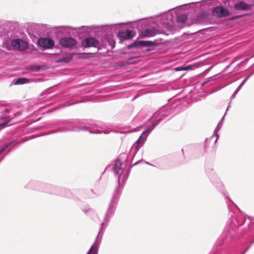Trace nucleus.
<instances>
[{"label": "nucleus", "mask_w": 254, "mask_h": 254, "mask_svg": "<svg viewBox=\"0 0 254 254\" xmlns=\"http://www.w3.org/2000/svg\"><path fill=\"white\" fill-rule=\"evenodd\" d=\"M158 34H159L158 30L154 27L146 28L141 31L139 35V37L141 38L151 37Z\"/></svg>", "instance_id": "obj_1"}, {"label": "nucleus", "mask_w": 254, "mask_h": 254, "mask_svg": "<svg viewBox=\"0 0 254 254\" xmlns=\"http://www.w3.org/2000/svg\"><path fill=\"white\" fill-rule=\"evenodd\" d=\"M212 14L217 17H223L229 15V11L227 8L223 6H218L213 10Z\"/></svg>", "instance_id": "obj_2"}, {"label": "nucleus", "mask_w": 254, "mask_h": 254, "mask_svg": "<svg viewBox=\"0 0 254 254\" xmlns=\"http://www.w3.org/2000/svg\"><path fill=\"white\" fill-rule=\"evenodd\" d=\"M81 44L84 48L91 47L96 48L99 46V42L94 38H87L82 40Z\"/></svg>", "instance_id": "obj_3"}, {"label": "nucleus", "mask_w": 254, "mask_h": 254, "mask_svg": "<svg viewBox=\"0 0 254 254\" xmlns=\"http://www.w3.org/2000/svg\"><path fill=\"white\" fill-rule=\"evenodd\" d=\"M11 45L14 49L20 51L24 50L28 47V44L25 41L20 39L13 40Z\"/></svg>", "instance_id": "obj_4"}, {"label": "nucleus", "mask_w": 254, "mask_h": 254, "mask_svg": "<svg viewBox=\"0 0 254 254\" xmlns=\"http://www.w3.org/2000/svg\"><path fill=\"white\" fill-rule=\"evenodd\" d=\"M59 43L64 47H71L77 44L76 40L72 38H64L60 40Z\"/></svg>", "instance_id": "obj_5"}, {"label": "nucleus", "mask_w": 254, "mask_h": 254, "mask_svg": "<svg viewBox=\"0 0 254 254\" xmlns=\"http://www.w3.org/2000/svg\"><path fill=\"white\" fill-rule=\"evenodd\" d=\"M39 46L45 49H48L52 47L54 45V42L53 40L49 38H42L38 41Z\"/></svg>", "instance_id": "obj_6"}, {"label": "nucleus", "mask_w": 254, "mask_h": 254, "mask_svg": "<svg viewBox=\"0 0 254 254\" xmlns=\"http://www.w3.org/2000/svg\"><path fill=\"white\" fill-rule=\"evenodd\" d=\"M135 33L132 30H127L119 32V36L125 40L130 39L135 36Z\"/></svg>", "instance_id": "obj_7"}, {"label": "nucleus", "mask_w": 254, "mask_h": 254, "mask_svg": "<svg viewBox=\"0 0 254 254\" xmlns=\"http://www.w3.org/2000/svg\"><path fill=\"white\" fill-rule=\"evenodd\" d=\"M234 8L237 10H246L250 9L251 8V5L241 1L235 5Z\"/></svg>", "instance_id": "obj_8"}, {"label": "nucleus", "mask_w": 254, "mask_h": 254, "mask_svg": "<svg viewBox=\"0 0 254 254\" xmlns=\"http://www.w3.org/2000/svg\"><path fill=\"white\" fill-rule=\"evenodd\" d=\"M122 163L121 161L117 160L114 164L113 171L115 174H118L121 170Z\"/></svg>", "instance_id": "obj_9"}, {"label": "nucleus", "mask_w": 254, "mask_h": 254, "mask_svg": "<svg viewBox=\"0 0 254 254\" xmlns=\"http://www.w3.org/2000/svg\"><path fill=\"white\" fill-rule=\"evenodd\" d=\"M140 47H150L157 45L155 41H141Z\"/></svg>", "instance_id": "obj_10"}, {"label": "nucleus", "mask_w": 254, "mask_h": 254, "mask_svg": "<svg viewBox=\"0 0 254 254\" xmlns=\"http://www.w3.org/2000/svg\"><path fill=\"white\" fill-rule=\"evenodd\" d=\"M73 58V56L72 54H70L67 56L63 57L62 58H61L59 59L57 61V63H67L69 62Z\"/></svg>", "instance_id": "obj_11"}, {"label": "nucleus", "mask_w": 254, "mask_h": 254, "mask_svg": "<svg viewBox=\"0 0 254 254\" xmlns=\"http://www.w3.org/2000/svg\"><path fill=\"white\" fill-rule=\"evenodd\" d=\"M98 254V246L96 244H94L88 253L87 254Z\"/></svg>", "instance_id": "obj_12"}, {"label": "nucleus", "mask_w": 254, "mask_h": 254, "mask_svg": "<svg viewBox=\"0 0 254 254\" xmlns=\"http://www.w3.org/2000/svg\"><path fill=\"white\" fill-rule=\"evenodd\" d=\"M188 20V16L186 14L180 15L177 18V22L181 23H185Z\"/></svg>", "instance_id": "obj_13"}, {"label": "nucleus", "mask_w": 254, "mask_h": 254, "mask_svg": "<svg viewBox=\"0 0 254 254\" xmlns=\"http://www.w3.org/2000/svg\"><path fill=\"white\" fill-rule=\"evenodd\" d=\"M28 81H29V79L26 78H19L16 80V81L15 82L14 84H15V85L22 84L25 83L26 82H28Z\"/></svg>", "instance_id": "obj_14"}, {"label": "nucleus", "mask_w": 254, "mask_h": 254, "mask_svg": "<svg viewBox=\"0 0 254 254\" xmlns=\"http://www.w3.org/2000/svg\"><path fill=\"white\" fill-rule=\"evenodd\" d=\"M140 43H141V41H134L132 44L128 45L127 48H128V49H130L133 47H139V46L140 47Z\"/></svg>", "instance_id": "obj_15"}, {"label": "nucleus", "mask_w": 254, "mask_h": 254, "mask_svg": "<svg viewBox=\"0 0 254 254\" xmlns=\"http://www.w3.org/2000/svg\"><path fill=\"white\" fill-rule=\"evenodd\" d=\"M10 120L7 119L6 121L4 123L0 124V127H5V126L10 123Z\"/></svg>", "instance_id": "obj_16"}, {"label": "nucleus", "mask_w": 254, "mask_h": 254, "mask_svg": "<svg viewBox=\"0 0 254 254\" xmlns=\"http://www.w3.org/2000/svg\"><path fill=\"white\" fill-rule=\"evenodd\" d=\"M12 142H9L6 144L4 147H3L1 149L2 150V151H4L6 148H7L11 144Z\"/></svg>", "instance_id": "obj_17"}, {"label": "nucleus", "mask_w": 254, "mask_h": 254, "mask_svg": "<svg viewBox=\"0 0 254 254\" xmlns=\"http://www.w3.org/2000/svg\"><path fill=\"white\" fill-rule=\"evenodd\" d=\"M192 69V66L191 65H188V66H187L183 68L178 69V70H189V69Z\"/></svg>", "instance_id": "obj_18"}, {"label": "nucleus", "mask_w": 254, "mask_h": 254, "mask_svg": "<svg viewBox=\"0 0 254 254\" xmlns=\"http://www.w3.org/2000/svg\"><path fill=\"white\" fill-rule=\"evenodd\" d=\"M142 141V137L141 136H140V137L138 138V139L136 141V143L137 144V146H138L139 143ZM137 146H136L137 147Z\"/></svg>", "instance_id": "obj_19"}, {"label": "nucleus", "mask_w": 254, "mask_h": 254, "mask_svg": "<svg viewBox=\"0 0 254 254\" xmlns=\"http://www.w3.org/2000/svg\"><path fill=\"white\" fill-rule=\"evenodd\" d=\"M38 69H39V68L34 69L33 68H32V70H38Z\"/></svg>", "instance_id": "obj_20"}, {"label": "nucleus", "mask_w": 254, "mask_h": 254, "mask_svg": "<svg viewBox=\"0 0 254 254\" xmlns=\"http://www.w3.org/2000/svg\"><path fill=\"white\" fill-rule=\"evenodd\" d=\"M2 152H3V151H2V150H1V149H0V153H1Z\"/></svg>", "instance_id": "obj_21"}, {"label": "nucleus", "mask_w": 254, "mask_h": 254, "mask_svg": "<svg viewBox=\"0 0 254 254\" xmlns=\"http://www.w3.org/2000/svg\"><path fill=\"white\" fill-rule=\"evenodd\" d=\"M2 152H3V151H2V150H1V149H0V153H1Z\"/></svg>", "instance_id": "obj_22"}, {"label": "nucleus", "mask_w": 254, "mask_h": 254, "mask_svg": "<svg viewBox=\"0 0 254 254\" xmlns=\"http://www.w3.org/2000/svg\"><path fill=\"white\" fill-rule=\"evenodd\" d=\"M2 152H3V151H2V150H1V149H0V153H1Z\"/></svg>", "instance_id": "obj_23"}, {"label": "nucleus", "mask_w": 254, "mask_h": 254, "mask_svg": "<svg viewBox=\"0 0 254 254\" xmlns=\"http://www.w3.org/2000/svg\"><path fill=\"white\" fill-rule=\"evenodd\" d=\"M125 64L123 63V64H121L122 65H124Z\"/></svg>", "instance_id": "obj_24"}]
</instances>
